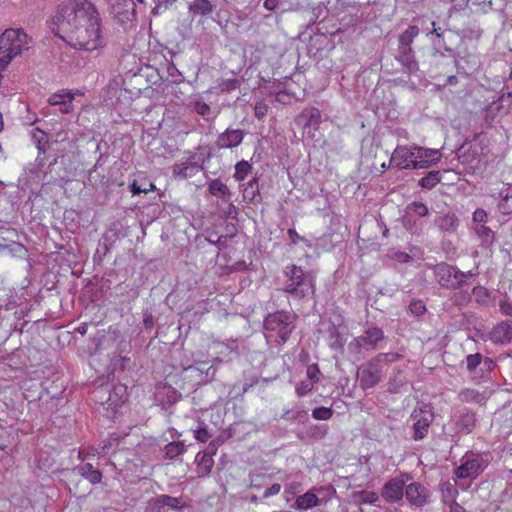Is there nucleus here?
<instances>
[{
  "mask_svg": "<svg viewBox=\"0 0 512 512\" xmlns=\"http://www.w3.org/2000/svg\"><path fill=\"white\" fill-rule=\"evenodd\" d=\"M155 394L157 400L162 404H174L182 397L181 393L177 389L167 384L158 386Z\"/></svg>",
  "mask_w": 512,
  "mask_h": 512,
  "instance_id": "17",
  "label": "nucleus"
},
{
  "mask_svg": "<svg viewBox=\"0 0 512 512\" xmlns=\"http://www.w3.org/2000/svg\"><path fill=\"white\" fill-rule=\"evenodd\" d=\"M130 191L132 193V195H139L141 193H144L146 194V190L142 189L136 181H134L131 185H130Z\"/></svg>",
  "mask_w": 512,
  "mask_h": 512,
  "instance_id": "53",
  "label": "nucleus"
},
{
  "mask_svg": "<svg viewBox=\"0 0 512 512\" xmlns=\"http://www.w3.org/2000/svg\"><path fill=\"white\" fill-rule=\"evenodd\" d=\"M484 364H485V365H487V366H488V368H491L492 366H494V362H493V360H492V359H490V358H486V359L484 360Z\"/></svg>",
  "mask_w": 512,
  "mask_h": 512,
  "instance_id": "63",
  "label": "nucleus"
},
{
  "mask_svg": "<svg viewBox=\"0 0 512 512\" xmlns=\"http://www.w3.org/2000/svg\"><path fill=\"white\" fill-rule=\"evenodd\" d=\"M78 473L92 484H98L102 480V473L94 469L90 463L80 465L78 467Z\"/></svg>",
  "mask_w": 512,
  "mask_h": 512,
  "instance_id": "20",
  "label": "nucleus"
},
{
  "mask_svg": "<svg viewBox=\"0 0 512 512\" xmlns=\"http://www.w3.org/2000/svg\"><path fill=\"white\" fill-rule=\"evenodd\" d=\"M399 53L400 55L399 56H409L410 54H412V48H411V45H409V50L404 47L402 44H399Z\"/></svg>",
  "mask_w": 512,
  "mask_h": 512,
  "instance_id": "56",
  "label": "nucleus"
},
{
  "mask_svg": "<svg viewBox=\"0 0 512 512\" xmlns=\"http://www.w3.org/2000/svg\"><path fill=\"white\" fill-rule=\"evenodd\" d=\"M187 169H188V166L186 167H183V168H179L178 170L177 169H174V172H176L178 175L182 176L183 178H186L187 177Z\"/></svg>",
  "mask_w": 512,
  "mask_h": 512,
  "instance_id": "60",
  "label": "nucleus"
},
{
  "mask_svg": "<svg viewBox=\"0 0 512 512\" xmlns=\"http://www.w3.org/2000/svg\"><path fill=\"white\" fill-rule=\"evenodd\" d=\"M302 115L308 117L309 124L318 125L321 122V112L317 108L313 107L307 111V114L303 113Z\"/></svg>",
  "mask_w": 512,
  "mask_h": 512,
  "instance_id": "43",
  "label": "nucleus"
},
{
  "mask_svg": "<svg viewBox=\"0 0 512 512\" xmlns=\"http://www.w3.org/2000/svg\"><path fill=\"white\" fill-rule=\"evenodd\" d=\"M441 159L439 150L412 145H398L391 156L390 163L398 169H424Z\"/></svg>",
  "mask_w": 512,
  "mask_h": 512,
  "instance_id": "2",
  "label": "nucleus"
},
{
  "mask_svg": "<svg viewBox=\"0 0 512 512\" xmlns=\"http://www.w3.org/2000/svg\"><path fill=\"white\" fill-rule=\"evenodd\" d=\"M196 461L198 476L204 477L209 475L214 465L212 456L207 453H198L196 456Z\"/></svg>",
  "mask_w": 512,
  "mask_h": 512,
  "instance_id": "19",
  "label": "nucleus"
},
{
  "mask_svg": "<svg viewBox=\"0 0 512 512\" xmlns=\"http://www.w3.org/2000/svg\"><path fill=\"white\" fill-rule=\"evenodd\" d=\"M435 25H436V23L433 21L432 22L433 30H432L431 33L435 34L438 38H441L442 37V33L439 32V30L435 28Z\"/></svg>",
  "mask_w": 512,
  "mask_h": 512,
  "instance_id": "61",
  "label": "nucleus"
},
{
  "mask_svg": "<svg viewBox=\"0 0 512 512\" xmlns=\"http://www.w3.org/2000/svg\"><path fill=\"white\" fill-rule=\"evenodd\" d=\"M378 499V494L374 491L363 490L357 494L358 502L363 504H375Z\"/></svg>",
  "mask_w": 512,
  "mask_h": 512,
  "instance_id": "35",
  "label": "nucleus"
},
{
  "mask_svg": "<svg viewBox=\"0 0 512 512\" xmlns=\"http://www.w3.org/2000/svg\"><path fill=\"white\" fill-rule=\"evenodd\" d=\"M186 451V447L182 442H171L165 446V455L167 459H174Z\"/></svg>",
  "mask_w": 512,
  "mask_h": 512,
  "instance_id": "26",
  "label": "nucleus"
},
{
  "mask_svg": "<svg viewBox=\"0 0 512 512\" xmlns=\"http://www.w3.org/2000/svg\"><path fill=\"white\" fill-rule=\"evenodd\" d=\"M435 223L441 230L453 232L458 227V218L454 213H447L437 218Z\"/></svg>",
  "mask_w": 512,
  "mask_h": 512,
  "instance_id": "21",
  "label": "nucleus"
},
{
  "mask_svg": "<svg viewBox=\"0 0 512 512\" xmlns=\"http://www.w3.org/2000/svg\"><path fill=\"white\" fill-rule=\"evenodd\" d=\"M251 169H252V166H251V164H249V162H247L245 160L238 162L235 165L234 178L237 181H243L248 176Z\"/></svg>",
  "mask_w": 512,
  "mask_h": 512,
  "instance_id": "30",
  "label": "nucleus"
},
{
  "mask_svg": "<svg viewBox=\"0 0 512 512\" xmlns=\"http://www.w3.org/2000/svg\"><path fill=\"white\" fill-rule=\"evenodd\" d=\"M473 294L477 297L487 296V290L484 287L477 286L473 288Z\"/></svg>",
  "mask_w": 512,
  "mask_h": 512,
  "instance_id": "55",
  "label": "nucleus"
},
{
  "mask_svg": "<svg viewBox=\"0 0 512 512\" xmlns=\"http://www.w3.org/2000/svg\"><path fill=\"white\" fill-rule=\"evenodd\" d=\"M489 463V453H466L461 459V464L455 469L454 474L458 479L474 480L483 473Z\"/></svg>",
  "mask_w": 512,
  "mask_h": 512,
  "instance_id": "5",
  "label": "nucleus"
},
{
  "mask_svg": "<svg viewBox=\"0 0 512 512\" xmlns=\"http://www.w3.org/2000/svg\"><path fill=\"white\" fill-rule=\"evenodd\" d=\"M268 109H269V107L264 101L256 102L255 107H254V112H255L256 118H258V119L264 118L268 113Z\"/></svg>",
  "mask_w": 512,
  "mask_h": 512,
  "instance_id": "44",
  "label": "nucleus"
},
{
  "mask_svg": "<svg viewBox=\"0 0 512 512\" xmlns=\"http://www.w3.org/2000/svg\"><path fill=\"white\" fill-rule=\"evenodd\" d=\"M195 110L196 112L201 115V116H205L207 114H209L210 112V107L208 104H206L205 102H197L195 104Z\"/></svg>",
  "mask_w": 512,
  "mask_h": 512,
  "instance_id": "52",
  "label": "nucleus"
},
{
  "mask_svg": "<svg viewBox=\"0 0 512 512\" xmlns=\"http://www.w3.org/2000/svg\"><path fill=\"white\" fill-rule=\"evenodd\" d=\"M143 189L146 190V194H147L148 192L154 191L156 189V186L153 183H149V186H147V188H143Z\"/></svg>",
  "mask_w": 512,
  "mask_h": 512,
  "instance_id": "62",
  "label": "nucleus"
},
{
  "mask_svg": "<svg viewBox=\"0 0 512 512\" xmlns=\"http://www.w3.org/2000/svg\"><path fill=\"white\" fill-rule=\"evenodd\" d=\"M285 275L288 282L284 291L296 299H304L315 293V278L297 265L287 266Z\"/></svg>",
  "mask_w": 512,
  "mask_h": 512,
  "instance_id": "3",
  "label": "nucleus"
},
{
  "mask_svg": "<svg viewBox=\"0 0 512 512\" xmlns=\"http://www.w3.org/2000/svg\"><path fill=\"white\" fill-rule=\"evenodd\" d=\"M276 4H277L276 0H265L264 7L267 10H273L276 7Z\"/></svg>",
  "mask_w": 512,
  "mask_h": 512,
  "instance_id": "58",
  "label": "nucleus"
},
{
  "mask_svg": "<svg viewBox=\"0 0 512 512\" xmlns=\"http://www.w3.org/2000/svg\"><path fill=\"white\" fill-rule=\"evenodd\" d=\"M320 375H321V371H320L318 364L313 363V364H309L307 366L306 377L314 385L320 381Z\"/></svg>",
  "mask_w": 512,
  "mask_h": 512,
  "instance_id": "37",
  "label": "nucleus"
},
{
  "mask_svg": "<svg viewBox=\"0 0 512 512\" xmlns=\"http://www.w3.org/2000/svg\"><path fill=\"white\" fill-rule=\"evenodd\" d=\"M433 272L438 284L442 288L457 289L469 284L470 273L459 270L456 266L445 262L436 264Z\"/></svg>",
  "mask_w": 512,
  "mask_h": 512,
  "instance_id": "6",
  "label": "nucleus"
},
{
  "mask_svg": "<svg viewBox=\"0 0 512 512\" xmlns=\"http://www.w3.org/2000/svg\"><path fill=\"white\" fill-rule=\"evenodd\" d=\"M475 232L478 237L486 244H490L494 240V232L486 225H476Z\"/></svg>",
  "mask_w": 512,
  "mask_h": 512,
  "instance_id": "31",
  "label": "nucleus"
},
{
  "mask_svg": "<svg viewBox=\"0 0 512 512\" xmlns=\"http://www.w3.org/2000/svg\"><path fill=\"white\" fill-rule=\"evenodd\" d=\"M83 95V92H81L79 89H61L49 96L48 103L52 106H59L61 113L69 114L74 111L73 101L76 96Z\"/></svg>",
  "mask_w": 512,
  "mask_h": 512,
  "instance_id": "10",
  "label": "nucleus"
},
{
  "mask_svg": "<svg viewBox=\"0 0 512 512\" xmlns=\"http://www.w3.org/2000/svg\"><path fill=\"white\" fill-rule=\"evenodd\" d=\"M322 488H312L306 493L298 496L294 502V508L299 511H306L308 509L317 507L320 505V499L316 492H321Z\"/></svg>",
  "mask_w": 512,
  "mask_h": 512,
  "instance_id": "16",
  "label": "nucleus"
},
{
  "mask_svg": "<svg viewBox=\"0 0 512 512\" xmlns=\"http://www.w3.org/2000/svg\"><path fill=\"white\" fill-rule=\"evenodd\" d=\"M499 100L502 103L506 102L509 107L512 106V73L505 81V85L503 87V93Z\"/></svg>",
  "mask_w": 512,
  "mask_h": 512,
  "instance_id": "33",
  "label": "nucleus"
},
{
  "mask_svg": "<svg viewBox=\"0 0 512 512\" xmlns=\"http://www.w3.org/2000/svg\"><path fill=\"white\" fill-rule=\"evenodd\" d=\"M440 490L442 494V499L445 503L453 502V500H456L459 494L456 484L451 483L450 481L442 483Z\"/></svg>",
  "mask_w": 512,
  "mask_h": 512,
  "instance_id": "25",
  "label": "nucleus"
},
{
  "mask_svg": "<svg viewBox=\"0 0 512 512\" xmlns=\"http://www.w3.org/2000/svg\"><path fill=\"white\" fill-rule=\"evenodd\" d=\"M299 360L302 363H306L309 360V353L307 351H301L299 354Z\"/></svg>",
  "mask_w": 512,
  "mask_h": 512,
  "instance_id": "59",
  "label": "nucleus"
},
{
  "mask_svg": "<svg viewBox=\"0 0 512 512\" xmlns=\"http://www.w3.org/2000/svg\"><path fill=\"white\" fill-rule=\"evenodd\" d=\"M189 11L194 15L205 16L213 11V4L210 0H196L189 4Z\"/></svg>",
  "mask_w": 512,
  "mask_h": 512,
  "instance_id": "22",
  "label": "nucleus"
},
{
  "mask_svg": "<svg viewBox=\"0 0 512 512\" xmlns=\"http://www.w3.org/2000/svg\"><path fill=\"white\" fill-rule=\"evenodd\" d=\"M376 360H378L383 366L389 363L396 362L403 358L402 354L395 352L388 353H379L375 356Z\"/></svg>",
  "mask_w": 512,
  "mask_h": 512,
  "instance_id": "36",
  "label": "nucleus"
},
{
  "mask_svg": "<svg viewBox=\"0 0 512 512\" xmlns=\"http://www.w3.org/2000/svg\"><path fill=\"white\" fill-rule=\"evenodd\" d=\"M408 210L419 216V217H424L428 214V208L425 204L421 203V202H413L411 203L409 206H408Z\"/></svg>",
  "mask_w": 512,
  "mask_h": 512,
  "instance_id": "41",
  "label": "nucleus"
},
{
  "mask_svg": "<svg viewBox=\"0 0 512 512\" xmlns=\"http://www.w3.org/2000/svg\"><path fill=\"white\" fill-rule=\"evenodd\" d=\"M179 503H180V498L172 497L169 495H159L155 499V505L158 508L167 506L171 509H176L179 507Z\"/></svg>",
  "mask_w": 512,
  "mask_h": 512,
  "instance_id": "29",
  "label": "nucleus"
},
{
  "mask_svg": "<svg viewBox=\"0 0 512 512\" xmlns=\"http://www.w3.org/2000/svg\"><path fill=\"white\" fill-rule=\"evenodd\" d=\"M208 191L213 196L221 198H226L230 195L228 187L219 179H214L209 183Z\"/></svg>",
  "mask_w": 512,
  "mask_h": 512,
  "instance_id": "24",
  "label": "nucleus"
},
{
  "mask_svg": "<svg viewBox=\"0 0 512 512\" xmlns=\"http://www.w3.org/2000/svg\"><path fill=\"white\" fill-rule=\"evenodd\" d=\"M495 344H507L512 341V321L504 320L497 323L488 335Z\"/></svg>",
  "mask_w": 512,
  "mask_h": 512,
  "instance_id": "12",
  "label": "nucleus"
},
{
  "mask_svg": "<svg viewBox=\"0 0 512 512\" xmlns=\"http://www.w3.org/2000/svg\"><path fill=\"white\" fill-rule=\"evenodd\" d=\"M459 397L464 402H473L478 404L484 402V396L475 389H464L460 392Z\"/></svg>",
  "mask_w": 512,
  "mask_h": 512,
  "instance_id": "28",
  "label": "nucleus"
},
{
  "mask_svg": "<svg viewBox=\"0 0 512 512\" xmlns=\"http://www.w3.org/2000/svg\"><path fill=\"white\" fill-rule=\"evenodd\" d=\"M404 494V482L393 478L389 480L382 489V497L385 501L395 503L402 499Z\"/></svg>",
  "mask_w": 512,
  "mask_h": 512,
  "instance_id": "15",
  "label": "nucleus"
},
{
  "mask_svg": "<svg viewBox=\"0 0 512 512\" xmlns=\"http://www.w3.org/2000/svg\"><path fill=\"white\" fill-rule=\"evenodd\" d=\"M384 332L379 327H371L364 331V333L354 339L356 345L361 347H369L375 349L377 345L383 341Z\"/></svg>",
  "mask_w": 512,
  "mask_h": 512,
  "instance_id": "13",
  "label": "nucleus"
},
{
  "mask_svg": "<svg viewBox=\"0 0 512 512\" xmlns=\"http://www.w3.org/2000/svg\"><path fill=\"white\" fill-rule=\"evenodd\" d=\"M500 312L503 315L512 317V301L502 300L499 303Z\"/></svg>",
  "mask_w": 512,
  "mask_h": 512,
  "instance_id": "49",
  "label": "nucleus"
},
{
  "mask_svg": "<svg viewBox=\"0 0 512 512\" xmlns=\"http://www.w3.org/2000/svg\"><path fill=\"white\" fill-rule=\"evenodd\" d=\"M76 331L81 334V335H85L88 331V323L86 322H83L81 323L77 328H76Z\"/></svg>",
  "mask_w": 512,
  "mask_h": 512,
  "instance_id": "57",
  "label": "nucleus"
},
{
  "mask_svg": "<svg viewBox=\"0 0 512 512\" xmlns=\"http://www.w3.org/2000/svg\"><path fill=\"white\" fill-rule=\"evenodd\" d=\"M333 416V409L330 407H316L312 410V417L316 420H329Z\"/></svg>",
  "mask_w": 512,
  "mask_h": 512,
  "instance_id": "34",
  "label": "nucleus"
},
{
  "mask_svg": "<svg viewBox=\"0 0 512 512\" xmlns=\"http://www.w3.org/2000/svg\"><path fill=\"white\" fill-rule=\"evenodd\" d=\"M405 496L411 506L422 507L428 501L429 492L422 484L413 482L407 485Z\"/></svg>",
  "mask_w": 512,
  "mask_h": 512,
  "instance_id": "11",
  "label": "nucleus"
},
{
  "mask_svg": "<svg viewBox=\"0 0 512 512\" xmlns=\"http://www.w3.org/2000/svg\"><path fill=\"white\" fill-rule=\"evenodd\" d=\"M219 87L222 91H232L239 87V81L237 79H226L219 83Z\"/></svg>",
  "mask_w": 512,
  "mask_h": 512,
  "instance_id": "45",
  "label": "nucleus"
},
{
  "mask_svg": "<svg viewBox=\"0 0 512 512\" xmlns=\"http://www.w3.org/2000/svg\"><path fill=\"white\" fill-rule=\"evenodd\" d=\"M409 310L416 316H421L426 311V306L421 300H414L409 304Z\"/></svg>",
  "mask_w": 512,
  "mask_h": 512,
  "instance_id": "42",
  "label": "nucleus"
},
{
  "mask_svg": "<svg viewBox=\"0 0 512 512\" xmlns=\"http://www.w3.org/2000/svg\"><path fill=\"white\" fill-rule=\"evenodd\" d=\"M300 486H301V484H300V483H291V484L289 485V488H290L291 490H297L298 488H300Z\"/></svg>",
  "mask_w": 512,
  "mask_h": 512,
  "instance_id": "64",
  "label": "nucleus"
},
{
  "mask_svg": "<svg viewBox=\"0 0 512 512\" xmlns=\"http://www.w3.org/2000/svg\"><path fill=\"white\" fill-rule=\"evenodd\" d=\"M244 136L245 133L241 129H226L218 136L217 146L220 149H232L242 143Z\"/></svg>",
  "mask_w": 512,
  "mask_h": 512,
  "instance_id": "14",
  "label": "nucleus"
},
{
  "mask_svg": "<svg viewBox=\"0 0 512 512\" xmlns=\"http://www.w3.org/2000/svg\"><path fill=\"white\" fill-rule=\"evenodd\" d=\"M487 219H488V214L484 209L478 208L474 211L473 221L475 223H477V225L484 224L485 222H487Z\"/></svg>",
  "mask_w": 512,
  "mask_h": 512,
  "instance_id": "46",
  "label": "nucleus"
},
{
  "mask_svg": "<svg viewBox=\"0 0 512 512\" xmlns=\"http://www.w3.org/2000/svg\"><path fill=\"white\" fill-rule=\"evenodd\" d=\"M398 60L409 70H412L416 67V62L414 61L413 53L410 54L409 56H399Z\"/></svg>",
  "mask_w": 512,
  "mask_h": 512,
  "instance_id": "50",
  "label": "nucleus"
},
{
  "mask_svg": "<svg viewBox=\"0 0 512 512\" xmlns=\"http://www.w3.org/2000/svg\"><path fill=\"white\" fill-rule=\"evenodd\" d=\"M29 37L23 29L8 28L0 35V61L9 65L27 48Z\"/></svg>",
  "mask_w": 512,
  "mask_h": 512,
  "instance_id": "4",
  "label": "nucleus"
},
{
  "mask_svg": "<svg viewBox=\"0 0 512 512\" xmlns=\"http://www.w3.org/2000/svg\"><path fill=\"white\" fill-rule=\"evenodd\" d=\"M419 34V28L415 25L409 26L399 37V44H402L409 50V45L412 44L415 37Z\"/></svg>",
  "mask_w": 512,
  "mask_h": 512,
  "instance_id": "27",
  "label": "nucleus"
},
{
  "mask_svg": "<svg viewBox=\"0 0 512 512\" xmlns=\"http://www.w3.org/2000/svg\"><path fill=\"white\" fill-rule=\"evenodd\" d=\"M482 355L480 353L470 354L466 357V367L469 372L475 371V369L482 362Z\"/></svg>",
  "mask_w": 512,
  "mask_h": 512,
  "instance_id": "38",
  "label": "nucleus"
},
{
  "mask_svg": "<svg viewBox=\"0 0 512 512\" xmlns=\"http://www.w3.org/2000/svg\"><path fill=\"white\" fill-rule=\"evenodd\" d=\"M314 386L315 385L310 381H301L296 385L295 393L298 397L306 396L313 390Z\"/></svg>",
  "mask_w": 512,
  "mask_h": 512,
  "instance_id": "39",
  "label": "nucleus"
},
{
  "mask_svg": "<svg viewBox=\"0 0 512 512\" xmlns=\"http://www.w3.org/2000/svg\"><path fill=\"white\" fill-rule=\"evenodd\" d=\"M476 418L473 413L464 414L460 420L457 421V428L463 434H469L475 427Z\"/></svg>",
  "mask_w": 512,
  "mask_h": 512,
  "instance_id": "23",
  "label": "nucleus"
},
{
  "mask_svg": "<svg viewBox=\"0 0 512 512\" xmlns=\"http://www.w3.org/2000/svg\"><path fill=\"white\" fill-rule=\"evenodd\" d=\"M440 181L438 171H430L425 177L420 180V185L423 188H433Z\"/></svg>",
  "mask_w": 512,
  "mask_h": 512,
  "instance_id": "32",
  "label": "nucleus"
},
{
  "mask_svg": "<svg viewBox=\"0 0 512 512\" xmlns=\"http://www.w3.org/2000/svg\"><path fill=\"white\" fill-rule=\"evenodd\" d=\"M450 506V512H465V509L456 502V500H453V502H447Z\"/></svg>",
  "mask_w": 512,
  "mask_h": 512,
  "instance_id": "54",
  "label": "nucleus"
},
{
  "mask_svg": "<svg viewBox=\"0 0 512 512\" xmlns=\"http://www.w3.org/2000/svg\"><path fill=\"white\" fill-rule=\"evenodd\" d=\"M383 365L371 358L360 370V386L363 389H370L376 386L382 379Z\"/></svg>",
  "mask_w": 512,
  "mask_h": 512,
  "instance_id": "9",
  "label": "nucleus"
},
{
  "mask_svg": "<svg viewBox=\"0 0 512 512\" xmlns=\"http://www.w3.org/2000/svg\"><path fill=\"white\" fill-rule=\"evenodd\" d=\"M287 234H288L291 244H293V245H296L299 242L307 241L303 236H300L294 228L288 229Z\"/></svg>",
  "mask_w": 512,
  "mask_h": 512,
  "instance_id": "48",
  "label": "nucleus"
},
{
  "mask_svg": "<svg viewBox=\"0 0 512 512\" xmlns=\"http://www.w3.org/2000/svg\"><path fill=\"white\" fill-rule=\"evenodd\" d=\"M434 420L433 411L426 405L413 410L410 415L412 422V439L419 441L424 439L429 432L430 426Z\"/></svg>",
  "mask_w": 512,
  "mask_h": 512,
  "instance_id": "8",
  "label": "nucleus"
},
{
  "mask_svg": "<svg viewBox=\"0 0 512 512\" xmlns=\"http://www.w3.org/2000/svg\"><path fill=\"white\" fill-rule=\"evenodd\" d=\"M56 23L78 49L94 51L104 46L98 11L88 0L63 3L56 15Z\"/></svg>",
  "mask_w": 512,
  "mask_h": 512,
  "instance_id": "1",
  "label": "nucleus"
},
{
  "mask_svg": "<svg viewBox=\"0 0 512 512\" xmlns=\"http://www.w3.org/2000/svg\"><path fill=\"white\" fill-rule=\"evenodd\" d=\"M281 491V485L278 483L272 484L270 487H268L265 491L263 496L265 498H269L271 496L279 494Z\"/></svg>",
  "mask_w": 512,
  "mask_h": 512,
  "instance_id": "51",
  "label": "nucleus"
},
{
  "mask_svg": "<svg viewBox=\"0 0 512 512\" xmlns=\"http://www.w3.org/2000/svg\"><path fill=\"white\" fill-rule=\"evenodd\" d=\"M92 399L100 404H108L109 407H116L117 401L113 400L109 385H100L92 391Z\"/></svg>",
  "mask_w": 512,
  "mask_h": 512,
  "instance_id": "18",
  "label": "nucleus"
},
{
  "mask_svg": "<svg viewBox=\"0 0 512 512\" xmlns=\"http://www.w3.org/2000/svg\"><path fill=\"white\" fill-rule=\"evenodd\" d=\"M295 317L287 311H276L268 314L264 319V329L269 333H276L279 344L285 343L293 329Z\"/></svg>",
  "mask_w": 512,
  "mask_h": 512,
  "instance_id": "7",
  "label": "nucleus"
},
{
  "mask_svg": "<svg viewBox=\"0 0 512 512\" xmlns=\"http://www.w3.org/2000/svg\"><path fill=\"white\" fill-rule=\"evenodd\" d=\"M499 206L504 213H512V187L508 188V191L500 201Z\"/></svg>",
  "mask_w": 512,
  "mask_h": 512,
  "instance_id": "40",
  "label": "nucleus"
},
{
  "mask_svg": "<svg viewBox=\"0 0 512 512\" xmlns=\"http://www.w3.org/2000/svg\"><path fill=\"white\" fill-rule=\"evenodd\" d=\"M194 437L198 441L205 443L210 439L211 434L208 432L206 427H199L194 431Z\"/></svg>",
  "mask_w": 512,
  "mask_h": 512,
  "instance_id": "47",
  "label": "nucleus"
}]
</instances>
